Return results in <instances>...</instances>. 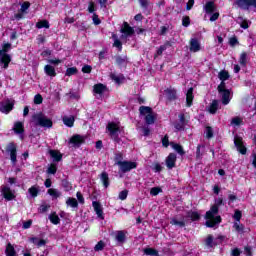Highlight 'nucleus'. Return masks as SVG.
I'll return each instance as SVG.
<instances>
[{"label":"nucleus","instance_id":"obj_54","mask_svg":"<svg viewBox=\"0 0 256 256\" xmlns=\"http://www.w3.org/2000/svg\"><path fill=\"white\" fill-rule=\"evenodd\" d=\"M29 7H31V3H29V2H24V3H22V5H21L20 11H21L22 13H25V12L27 11V9H29Z\"/></svg>","mask_w":256,"mask_h":256},{"label":"nucleus","instance_id":"obj_24","mask_svg":"<svg viewBox=\"0 0 256 256\" xmlns=\"http://www.w3.org/2000/svg\"><path fill=\"white\" fill-rule=\"evenodd\" d=\"M44 72L46 75H48V77H55L57 75V72H55V67L51 65H46L44 67Z\"/></svg>","mask_w":256,"mask_h":256},{"label":"nucleus","instance_id":"obj_20","mask_svg":"<svg viewBox=\"0 0 256 256\" xmlns=\"http://www.w3.org/2000/svg\"><path fill=\"white\" fill-rule=\"evenodd\" d=\"M31 243L36 245V247H44V245H47V240L41 239V238H30Z\"/></svg>","mask_w":256,"mask_h":256},{"label":"nucleus","instance_id":"obj_63","mask_svg":"<svg viewBox=\"0 0 256 256\" xmlns=\"http://www.w3.org/2000/svg\"><path fill=\"white\" fill-rule=\"evenodd\" d=\"M91 66H89V65H85L83 68H82V71L84 72V73H91Z\"/></svg>","mask_w":256,"mask_h":256},{"label":"nucleus","instance_id":"obj_17","mask_svg":"<svg viewBox=\"0 0 256 256\" xmlns=\"http://www.w3.org/2000/svg\"><path fill=\"white\" fill-rule=\"evenodd\" d=\"M176 162H177V155L170 153L166 158V166L169 169H173V167H175Z\"/></svg>","mask_w":256,"mask_h":256},{"label":"nucleus","instance_id":"obj_56","mask_svg":"<svg viewBox=\"0 0 256 256\" xmlns=\"http://www.w3.org/2000/svg\"><path fill=\"white\" fill-rule=\"evenodd\" d=\"M105 247V244L103 241H100L97 243V245L94 247L95 251H103V248Z\"/></svg>","mask_w":256,"mask_h":256},{"label":"nucleus","instance_id":"obj_47","mask_svg":"<svg viewBox=\"0 0 256 256\" xmlns=\"http://www.w3.org/2000/svg\"><path fill=\"white\" fill-rule=\"evenodd\" d=\"M47 173L50 175H55V173H57V166L55 164H51L47 170Z\"/></svg>","mask_w":256,"mask_h":256},{"label":"nucleus","instance_id":"obj_61","mask_svg":"<svg viewBox=\"0 0 256 256\" xmlns=\"http://www.w3.org/2000/svg\"><path fill=\"white\" fill-rule=\"evenodd\" d=\"M88 11H89V13H94V11H95V2H89Z\"/></svg>","mask_w":256,"mask_h":256},{"label":"nucleus","instance_id":"obj_50","mask_svg":"<svg viewBox=\"0 0 256 256\" xmlns=\"http://www.w3.org/2000/svg\"><path fill=\"white\" fill-rule=\"evenodd\" d=\"M34 103L35 105H41L43 103V96H41L40 94H37L34 97Z\"/></svg>","mask_w":256,"mask_h":256},{"label":"nucleus","instance_id":"obj_9","mask_svg":"<svg viewBox=\"0 0 256 256\" xmlns=\"http://www.w3.org/2000/svg\"><path fill=\"white\" fill-rule=\"evenodd\" d=\"M1 193L6 201H13L17 197L15 190H11L9 186H2Z\"/></svg>","mask_w":256,"mask_h":256},{"label":"nucleus","instance_id":"obj_25","mask_svg":"<svg viewBox=\"0 0 256 256\" xmlns=\"http://www.w3.org/2000/svg\"><path fill=\"white\" fill-rule=\"evenodd\" d=\"M106 89L107 88L103 84H96V85H94V93L96 95H103V93H105Z\"/></svg>","mask_w":256,"mask_h":256},{"label":"nucleus","instance_id":"obj_29","mask_svg":"<svg viewBox=\"0 0 256 256\" xmlns=\"http://www.w3.org/2000/svg\"><path fill=\"white\" fill-rule=\"evenodd\" d=\"M50 156L52 157V159H54V161H61V159L63 158L61 152L57 150H50Z\"/></svg>","mask_w":256,"mask_h":256},{"label":"nucleus","instance_id":"obj_46","mask_svg":"<svg viewBox=\"0 0 256 256\" xmlns=\"http://www.w3.org/2000/svg\"><path fill=\"white\" fill-rule=\"evenodd\" d=\"M240 65H243L245 67V65H247V53H242L240 55Z\"/></svg>","mask_w":256,"mask_h":256},{"label":"nucleus","instance_id":"obj_57","mask_svg":"<svg viewBox=\"0 0 256 256\" xmlns=\"http://www.w3.org/2000/svg\"><path fill=\"white\" fill-rule=\"evenodd\" d=\"M229 45L231 47H235V45H239V41L237 40L236 37H232L229 39Z\"/></svg>","mask_w":256,"mask_h":256},{"label":"nucleus","instance_id":"obj_21","mask_svg":"<svg viewBox=\"0 0 256 256\" xmlns=\"http://www.w3.org/2000/svg\"><path fill=\"white\" fill-rule=\"evenodd\" d=\"M85 138L81 135H74L71 139H70V143H72L73 145H81L82 143H84Z\"/></svg>","mask_w":256,"mask_h":256},{"label":"nucleus","instance_id":"obj_7","mask_svg":"<svg viewBox=\"0 0 256 256\" xmlns=\"http://www.w3.org/2000/svg\"><path fill=\"white\" fill-rule=\"evenodd\" d=\"M115 165H118L120 171L122 173H127L131 171L132 169H137V163L131 162V161H117Z\"/></svg>","mask_w":256,"mask_h":256},{"label":"nucleus","instance_id":"obj_51","mask_svg":"<svg viewBox=\"0 0 256 256\" xmlns=\"http://www.w3.org/2000/svg\"><path fill=\"white\" fill-rule=\"evenodd\" d=\"M189 217H191L192 221H199L201 215L198 212H191Z\"/></svg>","mask_w":256,"mask_h":256},{"label":"nucleus","instance_id":"obj_43","mask_svg":"<svg viewBox=\"0 0 256 256\" xmlns=\"http://www.w3.org/2000/svg\"><path fill=\"white\" fill-rule=\"evenodd\" d=\"M206 245L208 247H215V245H217V241H213V236L209 235L207 238H206Z\"/></svg>","mask_w":256,"mask_h":256},{"label":"nucleus","instance_id":"obj_53","mask_svg":"<svg viewBox=\"0 0 256 256\" xmlns=\"http://www.w3.org/2000/svg\"><path fill=\"white\" fill-rule=\"evenodd\" d=\"M205 133H206V137L208 139H211V137H213V128L207 126L205 129Z\"/></svg>","mask_w":256,"mask_h":256},{"label":"nucleus","instance_id":"obj_48","mask_svg":"<svg viewBox=\"0 0 256 256\" xmlns=\"http://www.w3.org/2000/svg\"><path fill=\"white\" fill-rule=\"evenodd\" d=\"M241 217H242L241 211L236 210L233 215V219H235L236 223H239L241 221Z\"/></svg>","mask_w":256,"mask_h":256},{"label":"nucleus","instance_id":"obj_13","mask_svg":"<svg viewBox=\"0 0 256 256\" xmlns=\"http://www.w3.org/2000/svg\"><path fill=\"white\" fill-rule=\"evenodd\" d=\"M13 131L16 135H20V139H23V133H25V125L23 122H15L13 126Z\"/></svg>","mask_w":256,"mask_h":256},{"label":"nucleus","instance_id":"obj_27","mask_svg":"<svg viewBox=\"0 0 256 256\" xmlns=\"http://www.w3.org/2000/svg\"><path fill=\"white\" fill-rule=\"evenodd\" d=\"M204 9H205L206 13L210 14V13H214V11L217 8L215 7L214 2H207L206 5L204 6Z\"/></svg>","mask_w":256,"mask_h":256},{"label":"nucleus","instance_id":"obj_26","mask_svg":"<svg viewBox=\"0 0 256 256\" xmlns=\"http://www.w3.org/2000/svg\"><path fill=\"white\" fill-rule=\"evenodd\" d=\"M6 256H17L15 247H13L11 243H8L6 246Z\"/></svg>","mask_w":256,"mask_h":256},{"label":"nucleus","instance_id":"obj_10","mask_svg":"<svg viewBox=\"0 0 256 256\" xmlns=\"http://www.w3.org/2000/svg\"><path fill=\"white\" fill-rule=\"evenodd\" d=\"M234 145L238 152L241 153V155H247V147H245V143L243 142V138L240 136L234 137Z\"/></svg>","mask_w":256,"mask_h":256},{"label":"nucleus","instance_id":"obj_15","mask_svg":"<svg viewBox=\"0 0 256 256\" xmlns=\"http://www.w3.org/2000/svg\"><path fill=\"white\" fill-rule=\"evenodd\" d=\"M201 42L197 38H192L190 40V51L191 53H199L201 51Z\"/></svg>","mask_w":256,"mask_h":256},{"label":"nucleus","instance_id":"obj_64","mask_svg":"<svg viewBox=\"0 0 256 256\" xmlns=\"http://www.w3.org/2000/svg\"><path fill=\"white\" fill-rule=\"evenodd\" d=\"M252 165L256 169V152H252Z\"/></svg>","mask_w":256,"mask_h":256},{"label":"nucleus","instance_id":"obj_44","mask_svg":"<svg viewBox=\"0 0 256 256\" xmlns=\"http://www.w3.org/2000/svg\"><path fill=\"white\" fill-rule=\"evenodd\" d=\"M113 39H114V47H116L121 51V49H123V44L119 41V39H117L116 35H113Z\"/></svg>","mask_w":256,"mask_h":256},{"label":"nucleus","instance_id":"obj_38","mask_svg":"<svg viewBox=\"0 0 256 256\" xmlns=\"http://www.w3.org/2000/svg\"><path fill=\"white\" fill-rule=\"evenodd\" d=\"M37 29H49V21L42 20L36 24Z\"/></svg>","mask_w":256,"mask_h":256},{"label":"nucleus","instance_id":"obj_58","mask_svg":"<svg viewBox=\"0 0 256 256\" xmlns=\"http://www.w3.org/2000/svg\"><path fill=\"white\" fill-rule=\"evenodd\" d=\"M92 20L94 25H101V20L99 19V16L97 14H93Z\"/></svg>","mask_w":256,"mask_h":256},{"label":"nucleus","instance_id":"obj_45","mask_svg":"<svg viewBox=\"0 0 256 256\" xmlns=\"http://www.w3.org/2000/svg\"><path fill=\"white\" fill-rule=\"evenodd\" d=\"M77 73V68L76 67H71V68H68L66 70V76L67 77H71V75H76Z\"/></svg>","mask_w":256,"mask_h":256},{"label":"nucleus","instance_id":"obj_40","mask_svg":"<svg viewBox=\"0 0 256 256\" xmlns=\"http://www.w3.org/2000/svg\"><path fill=\"white\" fill-rule=\"evenodd\" d=\"M144 254L145 255H150V256H158L159 252L153 248H146L144 249Z\"/></svg>","mask_w":256,"mask_h":256},{"label":"nucleus","instance_id":"obj_18","mask_svg":"<svg viewBox=\"0 0 256 256\" xmlns=\"http://www.w3.org/2000/svg\"><path fill=\"white\" fill-rule=\"evenodd\" d=\"M92 205L94 207V211L97 217H99L100 219H105V217L103 216V207L101 206V204L97 201H94Z\"/></svg>","mask_w":256,"mask_h":256},{"label":"nucleus","instance_id":"obj_16","mask_svg":"<svg viewBox=\"0 0 256 256\" xmlns=\"http://www.w3.org/2000/svg\"><path fill=\"white\" fill-rule=\"evenodd\" d=\"M0 111L1 113H9L10 111H13V102L11 100H7L6 102L2 103L0 105Z\"/></svg>","mask_w":256,"mask_h":256},{"label":"nucleus","instance_id":"obj_32","mask_svg":"<svg viewBox=\"0 0 256 256\" xmlns=\"http://www.w3.org/2000/svg\"><path fill=\"white\" fill-rule=\"evenodd\" d=\"M101 181H102L105 189H107V187H109V175L107 174V172H102Z\"/></svg>","mask_w":256,"mask_h":256},{"label":"nucleus","instance_id":"obj_52","mask_svg":"<svg viewBox=\"0 0 256 256\" xmlns=\"http://www.w3.org/2000/svg\"><path fill=\"white\" fill-rule=\"evenodd\" d=\"M227 241H229V239L226 236L220 235L216 240V245L219 243H227Z\"/></svg>","mask_w":256,"mask_h":256},{"label":"nucleus","instance_id":"obj_14","mask_svg":"<svg viewBox=\"0 0 256 256\" xmlns=\"http://www.w3.org/2000/svg\"><path fill=\"white\" fill-rule=\"evenodd\" d=\"M115 240L119 245H123L125 241H127V232L123 230H119L115 232Z\"/></svg>","mask_w":256,"mask_h":256},{"label":"nucleus","instance_id":"obj_39","mask_svg":"<svg viewBox=\"0 0 256 256\" xmlns=\"http://www.w3.org/2000/svg\"><path fill=\"white\" fill-rule=\"evenodd\" d=\"M111 79L115 81V83H123L125 77L123 75H116V74H111L110 75Z\"/></svg>","mask_w":256,"mask_h":256},{"label":"nucleus","instance_id":"obj_3","mask_svg":"<svg viewBox=\"0 0 256 256\" xmlns=\"http://www.w3.org/2000/svg\"><path fill=\"white\" fill-rule=\"evenodd\" d=\"M139 112L141 117H144L147 125H153L155 123V119H157V114L151 109V107L141 106L139 108Z\"/></svg>","mask_w":256,"mask_h":256},{"label":"nucleus","instance_id":"obj_30","mask_svg":"<svg viewBox=\"0 0 256 256\" xmlns=\"http://www.w3.org/2000/svg\"><path fill=\"white\" fill-rule=\"evenodd\" d=\"M218 79H220L222 83H225V81L229 79V72H227V70H221L218 74Z\"/></svg>","mask_w":256,"mask_h":256},{"label":"nucleus","instance_id":"obj_28","mask_svg":"<svg viewBox=\"0 0 256 256\" xmlns=\"http://www.w3.org/2000/svg\"><path fill=\"white\" fill-rule=\"evenodd\" d=\"M217 109H219V102L217 100H214L212 101L208 111L212 115H215V113H217Z\"/></svg>","mask_w":256,"mask_h":256},{"label":"nucleus","instance_id":"obj_22","mask_svg":"<svg viewBox=\"0 0 256 256\" xmlns=\"http://www.w3.org/2000/svg\"><path fill=\"white\" fill-rule=\"evenodd\" d=\"M230 125L232 127H241L243 125V117L236 116L231 119Z\"/></svg>","mask_w":256,"mask_h":256},{"label":"nucleus","instance_id":"obj_1","mask_svg":"<svg viewBox=\"0 0 256 256\" xmlns=\"http://www.w3.org/2000/svg\"><path fill=\"white\" fill-rule=\"evenodd\" d=\"M219 213V206L214 205L210 208L208 212H206V226L215 227V225H219L221 223V216L217 215Z\"/></svg>","mask_w":256,"mask_h":256},{"label":"nucleus","instance_id":"obj_31","mask_svg":"<svg viewBox=\"0 0 256 256\" xmlns=\"http://www.w3.org/2000/svg\"><path fill=\"white\" fill-rule=\"evenodd\" d=\"M233 229H235L237 233H244L245 226L241 224V222H234Z\"/></svg>","mask_w":256,"mask_h":256},{"label":"nucleus","instance_id":"obj_41","mask_svg":"<svg viewBox=\"0 0 256 256\" xmlns=\"http://www.w3.org/2000/svg\"><path fill=\"white\" fill-rule=\"evenodd\" d=\"M28 193L31 195V197H37V195H39V188L32 186L29 188Z\"/></svg>","mask_w":256,"mask_h":256},{"label":"nucleus","instance_id":"obj_5","mask_svg":"<svg viewBox=\"0 0 256 256\" xmlns=\"http://www.w3.org/2000/svg\"><path fill=\"white\" fill-rule=\"evenodd\" d=\"M106 131L111 139H113L114 141H119V135H121V131H123V128H121V125L119 123L110 122L106 127Z\"/></svg>","mask_w":256,"mask_h":256},{"label":"nucleus","instance_id":"obj_42","mask_svg":"<svg viewBox=\"0 0 256 256\" xmlns=\"http://www.w3.org/2000/svg\"><path fill=\"white\" fill-rule=\"evenodd\" d=\"M163 190L160 187H153L150 190V195H152V197H157V195H159V193H162Z\"/></svg>","mask_w":256,"mask_h":256},{"label":"nucleus","instance_id":"obj_8","mask_svg":"<svg viewBox=\"0 0 256 256\" xmlns=\"http://www.w3.org/2000/svg\"><path fill=\"white\" fill-rule=\"evenodd\" d=\"M6 153H9L13 165L17 163V144L10 142L6 147Z\"/></svg>","mask_w":256,"mask_h":256},{"label":"nucleus","instance_id":"obj_19","mask_svg":"<svg viewBox=\"0 0 256 256\" xmlns=\"http://www.w3.org/2000/svg\"><path fill=\"white\" fill-rule=\"evenodd\" d=\"M193 88H189L187 93H186V105L187 107H191L193 105Z\"/></svg>","mask_w":256,"mask_h":256},{"label":"nucleus","instance_id":"obj_62","mask_svg":"<svg viewBox=\"0 0 256 256\" xmlns=\"http://www.w3.org/2000/svg\"><path fill=\"white\" fill-rule=\"evenodd\" d=\"M231 254L232 256H239L241 255V250H239V248H234Z\"/></svg>","mask_w":256,"mask_h":256},{"label":"nucleus","instance_id":"obj_33","mask_svg":"<svg viewBox=\"0 0 256 256\" xmlns=\"http://www.w3.org/2000/svg\"><path fill=\"white\" fill-rule=\"evenodd\" d=\"M66 205H68V207H72L73 209H75L79 206V203L75 198H68L66 201Z\"/></svg>","mask_w":256,"mask_h":256},{"label":"nucleus","instance_id":"obj_36","mask_svg":"<svg viewBox=\"0 0 256 256\" xmlns=\"http://www.w3.org/2000/svg\"><path fill=\"white\" fill-rule=\"evenodd\" d=\"M165 93L168 99H175V97H177V91L175 89H167Z\"/></svg>","mask_w":256,"mask_h":256},{"label":"nucleus","instance_id":"obj_35","mask_svg":"<svg viewBox=\"0 0 256 256\" xmlns=\"http://www.w3.org/2000/svg\"><path fill=\"white\" fill-rule=\"evenodd\" d=\"M49 219H50L51 223H53V225H59V223L61 221L59 219V216L55 212L50 214Z\"/></svg>","mask_w":256,"mask_h":256},{"label":"nucleus","instance_id":"obj_11","mask_svg":"<svg viewBox=\"0 0 256 256\" xmlns=\"http://www.w3.org/2000/svg\"><path fill=\"white\" fill-rule=\"evenodd\" d=\"M121 39H127V37H131L135 33V30H133V27L129 26L127 22H124L122 28H121Z\"/></svg>","mask_w":256,"mask_h":256},{"label":"nucleus","instance_id":"obj_12","mask_svg":"<svg viewBox=\"0 0 256 256\" xmlns=\"http://www.w3.org/2000/svg\"><path fill=\"white\" fill-rule=\"evenodd\" d=\"M236 5L241 9H249V7L256 8V0H236Z\"/></svg>","mask_w":256,"mask_h":256},{"label":"nucleus","instance_id":"obj_34","mask_svg":"<svg viewBox=\"0 0 256 256\" xmlns=\"http://www.w3.org/2000/svg\"><path fill=\"white\" fill-rule=\"evenodd\" d=\"M170 145L174 151L179 153V155H185V151H183V147L181 145L175 143H170Z\"/></svg>","mask_w":256,"mask_h":256},{"label":"nucleus","instance_id":"obj_60","mask_svg":"<svg viewBox=\"0 0 256 256\" xmlns=\"http://www.w3.org/2000/svg\"><path fill=\"white\" fill-rule=\"evenodd\" d=\"M166 50H167V44L160 46L157 50V55H163V51H166Z\"/></svg>","mask_w":256,"mask_h":256},{"label":"nucleus","instance_id":"obj_4","mask_svg":"<svg viewBox=\"0 0 256 256\" xmlns=\"http://www.w3.org/2000/svg\"><path fill=\"white\" fill-rule=\"evenodd\" d=\"M32 121L35 123V125H38L39 127H46L48 129H50V127H53V121H51V119H49L43 113L34 114L32 116Z\"/></svg>","mask_w":256,"mask_h":256},{"label":"nucleus","instance_id":"obj_23","mask_svg":"<svg viewBox=\"0 0 256 256\" xmlns=\"http://www.w3.org/2000/svg\"><path fill=\"white\" fill-rule=\"evenodd\" d=\"M62 121H63L64 125H66V127H73V125L75 124V117L64 116Z\"/></svg>","mask_w":256,"mask_h":256},{"label":"nucleus","instance_id":"obj_6","mask_svg":"<svg viewBox=\"0 0 256 256\" xmlns=\"http://www.w3.org/2000/svg\"><path fill=\"white\" fill-rule=\"evenodd\" d=\"M218 93L222 97L223 105H229L231 102V90L225 88V82H221L218 86Z\"/></svg>","mask_w":256,"mask_h":256},{"label":"nucleus","instance_id":"obj_59","mask_svg":"<svg viewBox=\"0 0 256 256\" xmlns=\"http://www.w3.org/2000/svg\"><path fill=\"white\" fill-rule=\"evenodd\" d=\"M49 205L43 204L40 206V208L38 209L39 213H45L46 211L49 210Z\"/></svg>","mask_w":256,"mask_h":256},{"label":"nucleus","instance_id":"obj_49","mask_svg":"<svg viewBox=\"0 0 256 256\" xmlns=\"http://www.w3.org/2000/svg\"><path fill=\"white\" fill-rule=\"evenodd\" d=\"M127 195H129V191L123 190L119 193L118 197L121 201H125V199H127Z\"/></svg>","mask_w":256,"mask_h":256},{"label":"nucleus","instance_id":"obj_55","mask_svg":"<svg viewBox=\"0 0 256 256\" xmlns=\"http://www.w3.org/2000/svg\"><path fill=\"white\" fill-rule=\"evenodd\" d=\"M152 169L155 173H160V171H162L163 167L161 166V164L159 163H155L153 166H152Z\"/></svg>","mask_w":256,"mask_h":256},{"label":"nucleus","instance_id":"obj_37","mask_svg":"<svg viewBox=\"0 0 256 256\" xmlns=\"http://www.w3.org/2000/svg\"><path fill=\"white\" fill-rule=\"evenodd\" d=\"M48 194H50V196L53 197L54 199L61 197V192L53 188L48 189Z\"/></svg>","mask_w":256,"mask_h":256},{"label":"nucleus","instance_id":"obj_2","mask_svg":"<svg viewBox=\"0 0 256 256\" xmlns=\"http://www.w3.org/2000/svg\"><path fill=\"white\" fill-rule=\"evenodd\" d=\"M10 49L11 43H4L0 49V65L3 69H8L9 63H11V55L7 54Z\"/></svg>","mask_w":256,"mask_h":256}]
</instances>
